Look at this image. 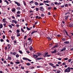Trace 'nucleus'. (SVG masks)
<instances>
[{
    "label": "nucleus",
    "instance_id": "nucleus-1",
    "mask_svg": "<svg viewBox=\"0 0 73 73\" xmlns=\"http://www.w3.org/2000/svg\"><path fill=\"white\" fill-rule=\"evenodd\" d=\"M70 72V67H68L64 71V72L65 73H66V72L69 73V72Z\"/></svg>",
    "mask_w": 73,
    "mask_h": 73
},
{
    "label": "nucleus",
    "instance_id": "nucleus-2",
    "mask_svg": "<svg viewBox=\"0 0 73 73\" xmlns=\"http://www.w3.org/2000/svg\"><path fill=\"white\" fill-rule=\"evenodd\" d=\"M48 54V52H46V53H45V52L44 53V55H43V57H50V56H51V54H50V55H47ZM46 55H47L46 56Z\"/></svg>",
    "mask_w": 73,
    "mask_h": 73
},
{
    "label": "nucleus",
    "instance_id": "nucleus-3",
    "mask_svg": "<svg viewBox=\"0 0 73 73\" xmlns=\"http://www.w3.org/2000/svg\"><path fill=\"white\" fill-rule=\"evenodd\" d=\"M39 9L42 11H44V8H43V7L42 6H41L39 7Z\"/></svg>",
    "mask_w": 73,
    "mask_h": 73
},
{
    "label": "nucleus",
    "instance_id": "nucleus-4",
    "mask_svg": "<svg viewBox=\"0 0 73 73\" xmlns=\"http://www.w3.org/2000/svg\"><path fill=\"white\" fill-rule=\"evenodd\" d=\"M15 3L16 4H17V6L18 7H20V6H21V5L19 3H18L17 2L15 1Z\"/></svg>",
    "mask_w": 73,
    "mask_h": 73
},
{
    "label": "nucleus",
    "instance_id": "nucleus-5",
    "mask_svg": "<svg viewBox=\"0 0 73 73\" xmlns=\"http://www.w3.org/2000/svg\"><path fill=\"white\" fill-rule=\"evenodd\" d=\"M17 21H15L14 20H12V23H15V24H16L17 23Z\"/></svg>",
    "mask_w": 73,
    "mask_h": 73
},
{
    "label": "nucleus",
    "instance_id": "nucleus-6",
    "mask_svg": "<svg viewBox=\"0 0 73 73\" xmlns=\"http://www.w3.org/2000/svg\"><path fill=\"white\" fill-rule=\"evenodd\" d=\"M70 43V42H69V41H65L64 42V43L65 44H68Z\"/></svg>",
    "mask_w": 73,
    "mask_h": 73
},
{
    "label": "nucleus",
    "instance_id": "nucleus-7",
    "mask_svg": "<svg viewBox=\"0 0 73 73\" xmlns=\"http://www.w3.org/2000/svg\"><path fill=\"white\" fill-rule=\"evenodd\" d=\"M41 59H44V58H37L35 59V60H41Z\"/></svg>",
    "mask_w": 73,
    "mask_h": 73
},
{
    "label": "nucleus",
    "instance_id": "nucleus-8",
    "mask_svg": "<svg viewBox=\"0 0 73 73\" xmlns=\"http://www.w3.org/2000/svg\"><path fill=\"white\" fill-rule=\"evenodd\" d=\"M33 56L34 58H37V57H38V55H36V54H34L33 55Z\"/></svg>",
    "mask_w": 73,
    "mask_h": 73
},
{
    "label": "nucleus",
    "instance_id": "nucleus-9",
    "mask_svg": "<svg viewBox=\"0 0 73 73\" xmlns=\"http://www.w3.org/2000/svg\"><path fill=\"white\" fill-rule=\"evenodd\" d=\"M37 54L38 57L39 56H41L42 55V54L39 52H37Z\"/></svg>",
    "mask_w": 73,
    "mask_h": 73
},
{
    "label": "nucleus",
    "instance_id": "nucleus-10",
    "mask_svg": "<svg viewBox=\"0 0 73 73\" xmlns=\"http://www.w3.org/2000/svg\"><path fill=\"white\" fill-rule=\"evenodd\" d=\"M69 27H73V23H71L69 25Z\"/></svg>",
    "mask_w": 73,
    "mask_h": 73
},
{
    "label": "nucleus",
    "instance_id": "nucleus-11",
    "mask_svg": "<svg viewBox=\"0 0 73 73\" xmlns=\"http://www.w3.org/2000/svg\"><path fill=\"white\" fill-rule=\"evenodd\" d=\"M11 11L13 12L16 11V9L15 8H13V9H12Z\"/></svg>",
    "mask_w": 73,
    "mask_h": 73
},
{
    "label": "nucleus",
    "instance_id": "nucleus-12",
    "mask_svg": "<svg viewBox=\"0 0 73 73\" xmlns=\"http://www.w3.org/2000/svg\"><path fill=\"white\" fill-rule=\"evenodd\" d=\"M35 32H37V31H34L32 32V33H31V35L33 34V33H35Z\"/></svg>",
    "mask_w": 73,
    "mask_h": 73
},
{
    "label": "nucleus",
    "instance_id": "nucleus-13",
    "mask_svg": "<svg viewBox=\"0 0 73 73\" xmlns=\"http://www.w3.org/2000/svg\"><path fill=\"white\" fill-rule=\"evenodd\" d=\"M35 5H36L37 6H38V3L37 2H35Z\"/></svg>",
    "mask_w": 73,
    "mask_h": 73
},
{
    "label": "nucleus",
    "instance_id": "nucleus-14",
    "mask_svg": "<svg viewBox=\"0 0 73 73\" xmlns=\"http://www.w3.org/2000/svg\"><path fill=\"white\" fill-rule=\"evenodd\" d=\"M17 37H19V36H20V33H17Z\"/></svg>",
    "mask_w": 73,
    "mask_h": 73
},
{
    "label": "nucleus",
    "instance_id": "nucleus-15",
    "mask_svg": "<svg viewBox=\"0 0 73 73\" xmlns=\"http://www.w3.org/2000/svg\"><path fill=\"white\" fill-rule=\"evenodd\" d=\"M29 68L30 69H35V67H30V68Z\"/></svg>",
    "mask_w": 73,
    "mask_h": 73
},
{
    "label": "nucleus",
    "instance_id": "nucleus-16",
    "mask_svg": "<svg viewBox=\"0 0 73 73\" xmlns=\"http://www.w3.org/2000/svg\"><path fill=\"white\" fill-rule=\"evenodd\" d=\"M4 2L6 3L7 4V5H8V4H9V2H8V1H7L6 0H5L4 1Z\"/></svg>",
    "mask_w": 73,
    "mask_h": 73
},
{
    "label": "nucleus",
    "instance_id": "nucleus-17",
    "mask_svg": "<svg viewBox=\"0 0 73 73\" xmlns=\"http://www.w3.org/2000/svg\"><path fill=\"white\" fill-rule=\"evenodd\" d=\"M5 19H4L2 20L3 22L4 23H5V22H6V21H5Z\"/></svg>",
    "mask_w": 73,
    "mask_h": 73
},
{
    "label": "nucleus",
    "instance_id": "nucleus-18",
    "mask_svg": "<svg viewBox=\"0 0 73 73\" xmlns=\"http://www.w3.org/2000/svg\"><path fill=\"white\" fill-rule=\"evenodd\" d=\"M47 38H48V40H52V39L49 37L48 36L47 37Z\"/></svg>",
    "mask_w": 73,
    "mask_h": 73
},
{
    "label": "nucleus",
    "instance_id": "nucleus-19",
    "mask_svg": "<svg viewBox=\"0 0 73 73\" xmlns=\"http://www.w3.org/2000/svg\"><path fill=\"white\" fill-rule=\"evenodd\" d=\"M26 28H27V30H28V31H30V30H31V29L29 28V27H27Z\"/></svg>",
    "mask_w": 73,
    "mask_h": 73
},
{
    "label": "nucleus",
    "instance_id": "nucleus-20",
    "mask_svg": "<svg viewBox=\"0 0 73 73\" xmlns=\"http://www.w3.org/2000/svg\"><path fill=\"white\" fill-rule=\"evenodd\" d=\"M69 16H65V19H66V20H67V19H68V17H69Z\"/></svg>",
    "mask_w": 73,
    "mask_h": 73
},
{
    "label": "nucleus",
    "instance_id": "nucleus-21",
    "mask_svg": "<svg viewBox=\"0 0 73 73\" xmlns=\"http://www.w3.org/2000/svg\"><path fill=\"white\" fill-rule=\"evenodd\" d=\"M30 50H33V48H32V47L31 46L30 47Z\"/></svg>",
    "mask_w": 73,
    "mask_h": 73
},
{
    "label": "nucleus",
    "instance_id": "nucleus-22",
    "mask_svg": "<svg viewBox=\"0 0 73 73\" xmlns=\"http://www.w3.org/2000/svg\"><path fill=\"white\" fill-rule=\"evenodd\" d=\"M20 32V30L19 29H17V33H19Z\"/></svg>",
    "mask_w": 73,
    "mask_h": 73
},
{
    "label": "nucleus",
    "instance_id": "nucleus-23",
    "mask_svg": "<svg viewBox=\"0 0 73 73\" xmlns=\"http://www.w3.org/2000/svg\"><path fill=\"white\" fill-rule=\"evenodd\" d=\"M3 24H1L0 25V28H3Z\"/></svg>",
    "mask_w": 73,
    "mask_h": 73
},
{
    "label": "nucleus",
    "instance_id": "nucleus-24",
    "mask_svg": "<svg viewBox=\"0 0 73 73\" xmlns=\"http://www.w3.org/2000/svg\"><path fill=\"white\" fill-rule=\"evenodd\" d=\"M8 59L9 60H11V57L10 56H9L8 58Z\"/></svg>",
    "mask_w": 73,
    "mask_h": 73
},
{
    "label": "nucleus",
    "instance_id": "nucleus-25",
    "mask_svg": "<svg viewBox=\"0 0 73 73\" xmlns=\"http://www.w3.org/2000/svg\"><path fill=\"white\" fill-rule=\"evenodd\" d=\"M62 41H66V39L64 38H63L62 39Z\"/></svg>",
    "mask_w": 73,
    "mask_h": 73
},
{
    "label": "nucleus",
    "instance_id": "nucleus-26",
    "mask_svg": "<svg viewBox=\"0 0 73 73\" xmlns=\"http://www.w3.org/2000/svg\"><path fill=\"white\" fill-rule=\"evenodd\" d=\"M20 13H21V12L19 11H18L17 12V14H20Z\"/></svg>",
    "mask_w": 73,
    "mask_h": 73
},
{
    "label": "nucleus",
    "instance_id": "nucleus-27",
    "mask_svg": "<svg viewBox=\"0 0 73 73\" xmlns=\"http://www.w3.org/2000/svg\"><path fill=\"white\" fill-rule=\"evenodd\" d=\"M44 5V3H40L39 4V5H40V6H41L42 5Z\"/></svg>",
    "mask_w": 73,
    "mask_h": 73
},
{
    "label": "nucleus",
    "instance_id": "nucleus-28",
    "mask_svg": "<svg viewBox=\"0 0 73 73\" xmlns=\"http://www.w3.org/2000/svg\"><path fill=\"white\" fill-rule=\"evenodd\" d=\"M56 50H55L54 51H52V53H56Z\"/></svg>",
    "mask_w": 73,
    "mask_h": 73
},
{
    "label": "nucleus",
    "instance_id": "nucleus-29",
    "mask_svg": "<svg viewBox=\"0 0 73 73\" xmlns=\"http://www.w3.org/2000/svg\"><path fill=\"white\" fill-rule=\"evenodd\" d=\"M34 3V2L33 1H31L30 2L29 4H30V5H31V3Z\"/></svg>",
    "mask_w": 73,
    "mask_h": 73
},
{
    "label": "nucleus",
    "instance_id": "nucleus-30",
    "mask_svg": "<svg viewBox=\"0 0 73 73\" xmlns=\"http://www.w3.org/2000/svg\"><path fill=\"white\" fill-rule=\"evenodd\" d=\"M49 64L50 65H51L52 66H53V65H54V64H53L51 63H50Z\"/></svg>",
    "mask_w": 73,
    "mask_h": 73
},
{
    "label": "nucleus",
    "instance_id": "nucleus-31",
    "mask_svg": "<svg viewBox=\"0 0 73 73\" xmlns=\"http://www.w3.org/2000/svg\"><path fill=\"white\" fill-rule=\"evenodd\" d=\"M23 60H27L28 58H23Z\"/></svg>",
    "mask_w": 73,
    "mask_h": 73
},
{
    "label": "nucleus",
    "instance_id": "nucleus-32",
    "mask_svg": "<svg viewBox=\"0 0 73 73\" xmlns=\"http://www.w3.org/2000/svg\"><path fill=\"white\" fill-rule=\"evenodd\" d=\"M21 31H22V32H24V29H23V28H21Z\"/></svg>",
    "mask_w": 73,
    "mask_h": 73
},
{
    "label": "nucleus",
    "instance_id": "nucleus-33",
    "mask_svg": "<svg viewBox=\"0 0 73 73\" xmlns=\"http://www.w3.org/2000/svg\"><path fill=\"white\" fill-rule=\"evenodd\" d=\"M61 72V71L60 70H58V71L57 72V73H60Z\"/></svg>",
    "mask_w": 73,
    "mask_h": 73
},
{
    "label": "nucleus",
    "instance_id": "nucleus-34",
    "mask_svg": "<svg viewBox=\"0 0 73 73\" xmlns=\"http://www.w3.org/2000/svg\"><path fill=\"white\" fill-rule=\"evenodd\" d=\"M19 53H21V54H23V52H22V51H21V50H19Z\"/></svg>",
    "mask_w": 73,
    "mask_h": 73
},
{
    "label": "nucleus",
    "instance_id": "nucleus-35",
    "mask_svg": "<svg viewBox=\"0 0 73 73\" xmlns=\"http://www.w3.org/2000/svg\"><path fill=\"white\" fill-rule=\"evenodd\" d=\"M9 26L10 27V28H12V26L11 25H9Z\"/></svg>",
    "mask_w": 73,
    "mask_h": 73
},
{
    "label": "nucleus",
    "instance_id": "nucleus-36",
    "mask_svg": "<svg viewBox=\"0 0 73 73\" xmlns=\"http://www.w3.org/2000/svg\"><path fill=\"white\" fill-rule=\"evenodd\" d=\"M36 11H38V8H36Z\"/></svg>",
    "mask_w": 73,
    "mask_h": 73
},
{
    "label": "nucleus",
    "instance_id": "nucleus-37",
    "mask_svg": "<svg viewBox=\"0 0 73 73\" xmlns=\"http://www.w3.org/2000/svg\"><path fill=\"white\" fill-rule=\"evenodd\" d=\"M26 65H28V66H29V65H31V64H30L29 63H27L26 64Z\"/></svg>",
    "mask_w": 73,
    "mask_h": 73
},
{
    "label": "nucleus",
    "instance_id": "nucleus-38",
    "mask_svg": "<svg viewBox=\"0 0 73 73\" xmlns=\"http://www.w3.org/2000/svg\"><path fill=\"white\" fill-rule=\"evenodd\" d=\"M20 62H15V63L17 64H19Z\"/></svg>",
    "mask_w": 73,
    "mask_h": 73
},
{
    "label": "nucleus",
    "instance_id": "nucleus-39",
    "mask_svg": "<svg viewBox=\"0 0 73 73\" xmlns=\"http://www.w3.org/2000/svg\"><path fill=\"white\" fill-rule=\"evenodd\" d=\"M52 9V8L51 7H48V10H50V9Z\"/></svg>",
    "mask_w": 73,
    "mask_h": 73
},
{
    "label": "nucleus",
    "instance_id": "nucleus-40",
    "mask_svg": "<svg viewBox=\"0 0 73 73\" xmlns=\"http://www.w3.org/2000/svg\"><path fill=\"white\" fill-rule=\"evenodd\" d=\"M23 3L24 5H26V4L25 3V1H23Z\"/></svg>",
    "mask_w": 73,
    "mask_h": 73
},
{
    "label": "nucleus",
    "instance_id": "nucleus-41",
    "mask_svg": "<svg viewBox=\"0 0 73 73\" xmlns=\"http://www.w3.org/2000/svg\"><path fill=\"white\" fill-rule=\"evenodd\" d=\"M21 68L22 69H24V67L23 66H21Z\"/></svg>",
    "mask_w": 73,
    "mask_h": 73
},
{
    "label": "nucleus",
    "instance_id": "nucleus-42",
    "mask_svg": "<svg viewBox=\"0 0 73 73\" xmlns=\"http://www.w3.org/2000/svg\"><path fill=\"white\" fill-rule=\"evenodd\" d=\"M64 60H68V58H64Z\"/></svg>",
    "mask_w": 73,
    "mask_h": 73
},
{
    "label": "nucleus",
    "instance_id": "nucleus-43",
    "mask_svg": "<svg viewBox=\"0 0 73 73\" xmlns=\"http://www.w3.org/2000/svg\"><path fill=\"white\" fill-rule=\"evenodd\" d=\"M16 57H19V54H17L16 56Z\"/></svg>",
    "mask_w": 73,
    "mask_h": 73
},
{
    "label": "nucleus",
    "instance_id": "nucleus-44",
    "mask_svg": "<svg viewBox=\"0 0 73 73\" xmlns=\"http://www.w3.org/2000/svg\"><path fill=\"white\" fill-rule=\"evenodd\" d=\"M68 5V4H66L65 5V7H67Z\"/></svg>",
    "mask_w": 73,
    "mask_h": 73
},
{
    "label": "nucleus",
    "instance_id": "nucleus-45",
    "mask_svg": "<svg viewBox=\"0 0 73 73\" xmlns=\"http://www.w3.org/2000/svg\"><path fill=\"white\" fill-rule=\"evenodd\" d=\"M5 50H7V47L5 46Z\"/></svg>",
    "mask_w": 73,
    "mask_h": 73
},
{
    "label": "nucleus",
    "instance_id": "nucleus-46",
    "mask_svg": "<svg viewBox=\"0 0 73 73\" xmlns=\"http://www.w3.org/2000/svg\"><path fill=\"white\" fill-rule=\"evenodd\" d=\"M16 52H14L13 53V55H16Z\"/></svg>",
    "mask_w": 73,
    "mask_h": 73
},
{
    "label": "nucleus",
    "instance_id": "nucleus-47",
    "mask_svg": "<svg viewBox=\"0 0 73 73\" xmlns=\"http://www.w3.org/2000/svg\"><path fill=\"white\" fill-rule=\"evenodd\" d=\"M72 61V59H70L68 60V62H70V61Z\"/></svg>",
    "mask_w": 73,
    "mask_h": 73
},
{
    "label": "nucleus",
    "instance_id": "nucleus-48",
    "mask_svg": "<svg viewBox=\"0 0 73 73\" xmlns=\"http://www.w3.org/2000/svg\"><path fill=\"white\" fill-rule=\"evenodd\" d=\"M27 60H28L29 61H30V62H31V61H32V60H31L30 59H29L28 58H27Z\"/></svg>",
    "mask_w": 73,
    "mask_h": 73
},
{
    "label": "nucleus",
    "instance_id": "nucleus-49",
    "mask_svg": "<svg viewBox=\"0 0 73 73\" xmlns=\"http://www.w3.org/2000/svg\"><path fill=\"white\" fill-rule=\"evenodd\" d=\"M3 25L5 27H6V23L3 24Z\"/></svg>",
    "mask_w": 73,
    "mask_h": 73
},
{
    "label": "nucleus",
    "instance_id": "nucleus-50",
    "mask_svg": "<svg viewBox=\"0 0 73 73\" xmlns=\"http://www.w3.org/2000/svg\"><path fill=\"white\" fill-rule=\"evenodd\" d=\"M17 9H18L19 10H20V9L21 8L20 7H18L17 8Z\"/></svg>",
    "mask_w": 73,
    "mask_h": 73
},
{
    "label": "nucleus",
    "instance_id": "nucleus-51",
    "mask_svg": "<svg viewBox=\"0 0 73 73\" xmlns=\"http://www.w3.org/2000/svg\"><path fill=\"white\" fill-rule=\"evenodd\" d=\"M3 63H4V64H6V63H7V61H6V60L4 61Z\"/></svg>",
    "mask_w": 73,
    "mask_h": 73
},
{
    "label": "nucleus",
    "instance_id": "nucleus-52",
    "mask_svg": "<svg viewBox=\"0 0 73 73\" xmlns=\"http://www.w3.org/2000/svg\"><path fill=\"white\" fill-rule=\"evenodd\" d=\"M27 36H25L24 38V39L25 40V39H26V38H27Z\"/></svg>",
    "mask_w": 73,
    "mask_h": 73
},
{
    "label": "nucleus",
    "instance_id": "nucleus-53",
    "mask_svg": "<svg viewBox=\"0 0 73 73\" xmlns=\"http://www.w3.org/2000/svg\"><path fill=\"white\" fill-rule=\"evenodd\" d=\"M62 64H63V65H66V63H65V62H64L62 63Z\"/></svg>",
    "mask_w": 73,
    "mask_h": 73
},
{
    "label": "nucleus",
    "instance_id": "nucleus-54",
    "mask_svg": "<svg viewBox=\"0 0 73 73\" xmlns=\"http://www.w3.org/2000/svg\"><path fill=\"white\" fill-rule=\"evenodd\" d=\"M13 42H14V43H15V44H16V43H17V42H16V40H14L13 41Z\"/></svg>",
    "mask_w": 73,
    "mask_h": 73
},
{
    "label": "nucleus",
    "instance_id": "nucleus-55",
    "mask_svg": "<svg viewBox=\"0 0 73 73\" xmlns=\"http://www.w3.org/2000/svg\"><path fill=\"white\" fill-rule=\"evenodd\" d=\"M5 35H4L3 36V39H4V38H5Z\"/></svg>",
    "mask_w": 73,
    "mask_h": 73
},
{
    "label": "nucleus",
    "instance_id": "nucleus-56",
    "mask_svg": "<svg viewBox=\"0 0 73 73\" xmlns=\"http://www.w3.org/2000/svg\"><path fill=\"white\" fill-rule=\"evenodd\" d=\"M1 42H3V41H4V40L3 39H1Z\"/></svg>",
    "mask_w": 73,
    "mask_h": 73
},
{
    "label": "nucleus",
    "instance_id": "nucleus-57",
    "mask_svg": "<svg viewBox=\"0 0 73 73\" xmlns=\"http://www.w3.org/2000/svg\"><path fill=\"white\" fill-rule=\"evenodd\" d=\"M61 62H58V64H61Z\"/></svg>",
    "mask_w": 73,
    "mask_h": 73
},
{
    "label": "nucleus",
    "instance_id": "nucleus-58",
    "mask_svg": "<svg viewBox=\"0 0 73 73\" xmlns=\"http://www.w3.org/2000/svg\"><path fill=\"white\" fill-rule=\"evenodd\" d=\"M57 36L58 37H59L61 36V35H57Z\"/></svg>",
    "mask_w": 73,
    "mask_h": 73
},
{
    "label": "nucleus",
    "instance_id": "nucleus-59",
    "mask_svg": "<svg viewBox=\"0 0 73 73\" xmlns=\"http://www.w3.org/2000/svg\"><path fill=\"white\" fill-rule=\"evenodd\" d=\"M16 26L17 27H19V25H16Z\"/></svg>",
    "mask_w": 73,
    "mask_h": 73
},
{
    "label": "nucleus",
    "instance_id": "nucleus-60",
    "mask_svg": "<svg viewBox=\"0 0 73 73\" xmlns=\"http://www.w3.org/2000/svg\"><path fill=\"white\" fill-rule=\"evenodd\" d=\"M17 16V17H20V15L18 14Z\"/></svg>",
    "mask_w": 73,
    "mask_h": 73
},
{
    "label": "nucleus",
    "instance_id": "nucleus-61",
    "mask_svg": "<svg viewBox=\"0 0 73 73\" xmlns=\"http://www.w3.org/2000/svg\"><path fill=\"white\" fill-rule=\"evenodd\" d=\"M64 50H66V48L65 47H64L63 49Z\"/></svg>",
    "mask_w": 73,
    "mask_h": 73
},
{
    "label": "nucleus",
    "instance_id": "nucleus-62",
    "mask_svg": "<svg viewBox=\"0 0 73 73\" xmlns=\"http://www.w3.org/2000/svg\"><path fill=\"white\" fill-rule=\"evenodd\" d=\"M51 5L52 6H53V5H54V4H53V3H52L51 4Z\"/></svg>",
    "mask_w": 73,
    "mask_h": 73
},
{
    "label": "nucleus",
    "instance_id": "nucleus-63",
    "mask_svg": "<svg viewBox=\"0 0 73 73\" xmlns=\"http://www.w3.org/2000/svg\"><path fill=\"white\" fill-rule=\"evenodd\" d=\"M61 7L62 8H64V5H62V6H61Z\"/></svg>",
    "mask_w": 73,
    "mask_h": 73
},
{
    "label": "nucleus",
    "instance_id": "nucleus-64",
    "mask_svg": "<svg viewBox=\"0 0 73 73\" xmlns=\"http://www.w3.org/2000/svg\"><path fill=\"white\" fill-rule=\"evenodd\" d=\"M11 38H12V40H13L15 38L14 37H13V36H11Z\"/></svg>",
    "mask_w": 73,
    "mask_h": 73
}]
</instances>
